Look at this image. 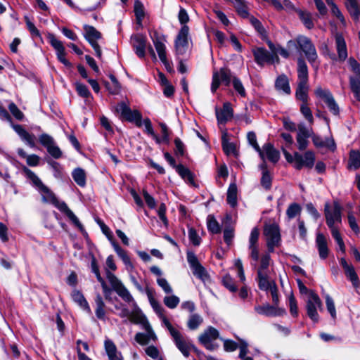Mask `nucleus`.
<instances>
[{"mask_svg": "<svg viewBox=\"0 0 360 360\" xmlns=\"http://www.w3.org/2000/svg\"><path fill=\"white\" fill-rule=\"evenodd\" d=\"M352 71L355 74L349 77V86L356 101H360V64L353 58L348 60Z\"/></svg>", "mask_w": 360, "mask_h": 360, "instance_id": "5", "label": "nucleus"}, {"mask_svg": "<svg viewBox=\"0 0 360 360\" xmlns=\"http://www.w3.org/2000/svg\"><path fill=\"white\" fill-rule=\"evenodd\" d=\"M298 131L297 136H301L302 137L309 138L314 134L312 128L307 127L304 124L300 123L297 127Z\"/></svg>", "mask_w": 360, "mask_h": 360, "instance_id": "56", "label": "nucleus"}, {"mask_svg": "<svg viewBox=\"0 0 360 360\" xmlns=\"http://www.w3.org/2000/svg\"><path fill=\"white\" fill-rule=\"evenodd\" d=\"M72 178L74 181L80 186L86 184V174L84 169L77 168L72 172Z\"/></svg>", "mask_w": 360, "mask_h": 360, "instance_id": "45", "label": "nucleus"}, {"mask_svg": "<svg viewBox=\"0 0 360 360\" xmlns=\"http://www.w3.org/2000/svg\"><path fill=\"white\" fill-rule=\"evenodd\" d=\"M248 140L250 144L255 148V150L259 153V156H262L261 148L257 142L256 134L253 131H250L247 135Z\"/></svg>", "mask_w": 360, "mask_h": 360, "instance_id": "61", "label": "nucleus"}, {"mask_svg": "<svg viewBox=\"0 0 360 360\" xmlns=\"http://www.w3.org/2000/svg\"><path fill=\"white\" fill-rule=\"evenodd\" d=\"M164 304L169 309H174L179 304L180 300L176 295L166 296L163 300Z\"/></svg>", "mask_w": 360, "mask_h": 360, "instance_id": "58", "label": "nucleus"}, {"mask_svg": "<svg viewBox=\"0 0 360 360\" xmlns=\"http://www.w3.org/2000/svg\"><path fill=\"white\" fill-rule=\"evenodd\" d=\"M311 138L314 144L316 147H326L331 150H334L335 148V144L333 139H326V140H323L321 137L315 134H313Z\"/></svg>", "mask_w": 360, "mask_h": 360, "instance_id": "34", "label": "nucleus"}, {"mask_svg": "<svg viewBox=\"0 0 360 360\" xmlns=\"http://www.w3.org/2000/svg\"><path fill=\"white\" fill-rule=\"evenodd\" d=\"M315 95L321 98L326 105L331 103L335 98L328 89L317 87L314 91Z\"/></svg>", "mask_w": 360, "mask_h": 360, "instance_id": "39", "label": "nucleus"}, {"mask_svg": "<svg viewBox=\"0 0 360 360\" xmlns=\"http://www.w3.org/2000/svg\"><path fill=\"white\" fill-rule=\"evenodd\" d=\"M84 38L94 49L96 56L101 58L102 52L98 44L97 43V40L101 38V32H99L94 27L87 25L84 26Z\"/></svg>", "mask_w": 360, "mask_h": 360, "instance_id": "10", "label": "nucleus"}, {"mask_svg": "<svg viewBox=\"0 0 360 360\" xmlns=\"http://www.w3.org/2000/svg\"><path fill=\"white\" fill-rule=\"evenodd\" d=\"M150 36L158 54L160 60L165 65L167 70H170L171 67L166 56V47L165 45V37L164 36H160L156 31L150 33Z\"/></svg>", "mask_w": 360, "mask_h": 360, "instance_id": "9", "label": "nucleus"}, {"mask_svg": "<svg viewBox=\"0 0 360 360\" xmlns=\"http://www.w3.org/2000/svg\"><path fill=\"white\" fill-rule=\"evenodd\" d=\"M216 116L219 123H226L233 117V109L229 103H225L223 108L216 110Z\"/></svg>", "mask_w": 360, "mask_h": 360, "instance_id": "26", "label": "nucleus"}, {"mask_svg": "<svg viewBox=\"0 0 360 360\" xmlns=\"http://www.w3.org/2000/svg\"><path fill=\"white\" fill-rule=\"evenodd\" d=\"M166 328L169 330L171 336L172 337L176 347L181 351L182 354L188 357L190 354V350L193 348L196 352L200 354L198 350L192 345L190 341L185 338L181 333L172 326L169 321H166Z\"/></svg>", "mask_w": 360, "mask_h": 360, "instance_id": "3", "label": "nucleus"}, {"mask_svg": "<svg viewBox=\"0 0 360 360\" xmlns=\"http://www.w3.org/2000/svg\"><path fill=\"white\" fill-rule=\"evenodd\" d=\"M316 245L320 258L321 259H326L329 254V249L328 248L327 238L323 233H318L316 234Z\"/></svg>", "mask_w": 360, "mask_h": 360, "instance_id": "22", "label": "nucleus"}, {"mask_svg": "<svg viewBox=\"0 0 360 360\" xmlns=\"http://www.w3.org/2000/svg\"><path fill=\"white\" fill-rule=\"evenodd\" d=\"M104 347L109 360H123L121 353L117 351L116 345L112 340L106 339Z\"/></svg>", "mask_w": 360, "mask_h": 360, "instance_id": "25", "label": "nucleus"}, {"mask_svg": "<svg viewBox=\"0 0 360 360\" xmlns=\"http://www.w3.org/2000/svg\"><path fill=\"white\" fill-rule=\"evenodd\" d=\"M150 304L152 306L154 311L156 312V314L158 315V316L162 320L164 326L166 327L165 321H169V320L164 315V309L162 308V307L160 304V303L155 299L150 300Z\"/></svg>", "mask_w": 360, "mask_h": 360, "instance_id": "47", "label": "nucleus"}, {"mask_svg": "<svg viewBox=\"0 0 360 360\" xmlns=\"http://www.w3.org/2000/svg\"><path fill=\"white\" fill-rule=\"evenodd\" d=\"M275 88L281 93L289 95L291 93L289 80L285 75H279L275 82Z\"/></svg>", "mask_w": 360, "mask_h": 360, "instance_id": "29", "label": "nucleus"}, {"mask_svg": "<svg viewBox=\"0 0 360 360\" xmlns=\"http://www.w3.org/2000/svg\"><path fill=\"white\" fill-rule=\"evenodd\" d=\"M189 28L187 25H183L175 40V48L177 54H184L188 46V35Z\"/></svg>", "mask_w": 360, "mask_h": 360, "instance_id": "17", "label": "nucleus"}, {"mask_svg": "<svg viewBox=\"0 0 360 360\" xmlns=\"http://www.w3.org/2000/svg\"><path fill=\"white\" fill-rule=\"evenodd\" d=\"M222 283L223 285L231 292H233L237 290V287L236 286L233 278L229 275H226L224 276Z\"/></svg>", "mask_w": 360, "mask_h": 360, "instance_id": "63", "label": "nucleus"}, {"mask_svg": "<svg viewBox=\"0 0 360 360\" xmlns=\"http://www.w3.org/2000/svg\"><path fill=\"white\" fill-rule=\"evenodd\" d=\"M345 5L351 16L354 20H358L360 15V11L356 0H346Z\"/></svg>", "mask_w": 360, "mask_h": 360, "instance_id": "42", "label": "nucleus"}, {"mask_svg": "<svg viewBox=\"0 0 360 360\" xmlns=\"http://www.w3.org/2000/svg\"><path fill=\"white\" fill-rule=\"evenodd\" d=\"M115 291L124 302H127L131 307H136V303L134 299L124 285L116 289Z\"/></svg>", "mask_w": 360, "mask_h": 360, "instance_id": "36", "label": "nucleus"}, {"mask_svg": "<svg viewBox=\"0 0 360 360\" xmlns=\"http://www.w3.org/2000/svg\"><path fill=\"white\" fill-rule=\"evenodd\" d=\"M134 309L130 311V315L127 318L132 323L142 324L145 326V323H148L145 316L141 313L138 307H133Z\"/></svg>", "mask_w": 360, "mask_h": 360, "instance_id": "33", "label": "nucleus"}, {"mask_svg": "<svg viewBox=\"0 0 360 360\" xmlns=\"http://www.w3.org/2000/svg\"><path fill=\"white\" fill-rule=\"evenodd\" d=\"M14 131L18 134L20 139L30 147L35 146V136L27 132L21 125L15 124L13 126Z\"/></svg>", "mask_w": 360, "mask_h": 360, "instance_id": "23", "label": "nucleus"}, {"mask_svg": "<svg viewBox=\"0 0 360 360\" xmlns=\"http://www.w3.org/2000/svg\"><path fill=\"white\" fill-rule=\"evenodd\" d=\"M234 6L240 17L243 18H248L249 17L250 13L245 0H242L240 3L235 4Z\"/></svg>", "mask_w": 360, "mask_h": 360, "instance_id": "51", "label": "nucleus"}, {"mask_svg": "<svg viewBox=\"0 0 360 360\" xmlns=\"http://www.w3.org/2000/svg\"><path fill=\"white\" fill-rule=\"evenodd\" d=\"M295 168L300 170L303 167L311 169L315 163V154L311 150H308L302 155L295 152Z\"/></svg>", "mask_w": 360, "mask_h": 360, "instance_id": "13", "label": "nucleus"}, {"mask_svg": "<svg viewBox=\"0 0 360 360\" xmlns=\"http://www.w3.org/2000/svg\"><path fill=\"white\" fill-rule=\"evenodd\" d=\"M23 172L25 173L26 177L29 179L32 185L39 190L40 187H41L44 184L41 180L37 176L35 173H34L32 170L28 169L26 167H24L22 169Z\"/></svg>", "mask_w": 360, "mask_h": 360, "instance_id": "38", "label": "nucleus"}, {"mask_svg": "<svg viewBox=\"0 0 360 360\" xmlns=\"http://www.w3.org/2000/svg\"><path fill=\"white\" fill-rule=\"evenodd\" d=\"M301 211V207L297 203L290 204L287 210L286 214L289 219L295 217Z\"/></svg>", "mask_w": 360, "mask_h": 360, "instance_id": "60", "label": "nucleus"}, {"mask_svg": "<svg viewBox=\"0 0 360 360\" xmlns=\"http://www.w3.org/2000/svg\"><path fill=\"white\" fill-rule=\"evenodd\" d=\"M202 322V319L198 314H192L188 321V327L191 330H195Z\"/></svg>", "mask_w": 360, "mask_h": 360, "instance_id": "54", "label": "nucleus"}, {"mask_svg": "<svg viewBox=\"0 0 360 360\" xmlns=\"http://www.w3.org/2000/svg\"><path fill=\"white\" fill-rule=\"evenodd\" d=\"M207 228L212 233H219L221 231L219 223L214 217L212 216H209L207 218Z\"/></svg>", "mask_w": 360, "mask_h": 360, "instance_id": "55", "label": "nucleus"}, {"mask_svg": "<svg viewBox=\"0 0 360 360\" xmlns=\"http://www.w3.org/2000/svg\"><path fill=\"white\" fill-rule=\"evenodd\" d=\"M268 46H269L271 51L272 52L273 56H278V54H280L283 58H288V56H289L288 51L285 49L283 48L282 46H281L279 45L276 46L271 41L268 42Z\"/></svg>", "mask_w": 360, "mask_h": 360, "instance_id": "48", "label": "nucleus"}, {"mask_svg": "<svg viewBox=\"0 0 360 360\" xmlns=\"http://www.w3.org/2000/svg\"><path fill=\"white\" fill-rule=\"evenodd\" d=\"M324 211L328 227L335 226V223H341L342 207L338 202H334L333 207L329 203H326Z\"/></svg>", "mask_w": 360, "mask_h": 360, "instance_id": "8", "label": "nucleus"}, {"mask_svg": "<svg viewBox=\"0 0 360 360\" xmlns=\"http://www.w3.org/2000/svg\"><path fill=\"white\" fill-rule=\"evenodd\" d=\"M176 171L184 181L191 185L195 184L193 174L187 167L182 165H179L176 167Z\"/></svg>", "mask_w": 360, "mask_h": 360, "instance_id": "35", "label": "nucleus"}, {"mask_svg": "<svg viewBox=\"0 0 360 360\" xmlns=\"http://www.w3.org/2000/svg\"><path fill=\"white\" fill-rule=\"evenodd\" d=\"M336 49L338 54V58L340 61H344L347 58V46L343 37L337 34L335 36Z\"/></svg>", "mask_w": 360, "mask_h": 360, "instance_id": "30", "label": "nucleus"}, {"mask_svg": "<svg viewBox=\"0 0 360 360\" xmlns=\"http://www.w3.org/2000/svg\"><path fill=\"white\" fill-rule=\"evenodd\" d=\"M115 112L120 113L121 116L126 120L135 122L137 127L142 125V115L139 111L131 110L125 102H120L115 108Z\"/></svg>", "mask_w": 360, "mask_h": 360, "instance_id": "6", "label": "nucleus"}, {"mask_svg": "<svg viewBox=\"0 0 360 360\" xmlns=\"http://www.w3.org/2000/svg\"><path fill=\"white\" fill-rule=\"evenodd\" d=\"M131 41L136 55L139 58H143L146 54V37L139 34H134L131 37Z\"/></svg>", "mask_w": 360, "mask_h": 360, "instance_id": "18", "label": "nucleus"}, {"mask_svg": "<svg viewBox=\"0 0 360 360\" xmlns=\"http://www.w3.org/2000/svg\"><path fill=\"white\" fill-rule=\"evenodd\" d=\"M227 202L231 207L237 204V186L235 184L229 186L227 191Z\"/></svg>", "mask_w": 360, "mask_h": 360, "instance_id": "43", "label": "nucleus"}, {"mask_svg": "<svg viewBox=\"0 0 360 360\" xmlns=\"http://www.w3.org/2000/svg\"><path fill=\"white\" fill-rule=\"evenodd\" d=\"M261 151L262 153V156H260V158L262 160H264L266 156L269 161L274 163H276L278 161L280 158V153L278 150L274 148V146L271 143H265L262 146V148H261Z\"/></svg>", "mask_w": 360, "mask_h": 360, "instance_id": "21", "label": "nucleus"}, {"mask_svg": "<svg viewBox=\"0 0 360 360\" xmlns=\"http://www.w3.org/2000/svg\"><path fill=\"white\" fill-rule=\"evenodd\" d=\"M288 307L290 314L294 317H297L298 316L297 303L292 292H290L288 296Z\"/></svg>", "mask_w": 360, "mask_h": 360, "instance_id": "52", "label": "nucleus"}, {"mask_svg": "<svg viewBox=\"0 0 360 360\" xmlns=\"http://www.w3.org/2000/svg\"><path fill=\"white\" fill-rule=\"evenodd\" d=\"M307 314L309 319L314 322H318L319 316L317 310H323V304L319 295L314 291L309 292V296L306 299Z\"/></svg>", "mask_w": 360, "mask_h": 360, "instance_id": "4", "label": "nucleus"}, {"mask_svg": "<svg viewBox=\"0 0 360 360\" xmlns=\"http://www.w3.org/2000/svg\"><path fill=\"white\" fill-rule=\"evenodd\" d=\"M104 347L109 360H123L121 353L117 351L116 345L112 340L106 339Z\"/></svg>", "mask_w": 360, "mask_h": 360, "instance_id": "24", "label": "nucleus"}, {"mask_svg": "<svg viewBox=\"0 0 360 360\" xmlns=\"http://www.w3.org/2000/svg\"><path fill=\"white\" fill-rule=\"evenodd\" d=\"M219 331L213 328L209 327L198 338L200 342L207 349L214 350L217 347L213 342L219 338Z\"/></svg>", "mask_w": 360, "mask_h": 360, "instance_id": "11", "label": "nucleus"}, {"mask_svg": "<svg viewBox=\"0 0 360 360\" xmlns=\"http://www.w3.org/2000/svg\"><path fill=\"white\" fill-rule=\"evenodd\" d=\"M146 354L150 357L152 359L157 360L159 359H162L160 354V351L155 346H148L145 349Z\"/></svg>", "mask_w": 360, "mask_h": 360, "instance_id": "62", "label": "nucleus"}, {"mask_svg": "<svg viewBox=\"0 0 360 360\" xmlns=\"http://www.w3.org/2000/svg\"><path fill=\"white\" fill-rule=\"evenodd\" d=\"M72 300L77 303L83 310L86 311L88 314H91V308L86 300L84 297L82 292L77 290H74L71 293Z\"/></svg>", "mask_w": 360, "mask_h": 360, "instance_id": "28", "label": "nucleus"}, {"mask_svg": "<svg viewBox=\"0 0 360 360\" xmlns=\"http://www.w3.org/2000/svg\"><path fill=\"white\" fill-rule=\"evenodd\" d=\"M331 230V234L333 237V238L335 239V240L336 241V243H338L339 248H340V250L343 252L345 253V243L343 242V240L341 237V235L339 232V231L338 230V229L335 226H332V227H329Z\"/></svg>", "mask_w": 360, "mask_h": 360, "instance_id": "50", "label": "nucleus"}, {"mask_svg": "<svg viewBox=\"0 0 360 360\" xmlns=\"http://www.w3.org/2000/svg\"><path fill=\"white\" fill-rule=\"evenodd\" d=\"M219 73V77L221 80V82L226 85L229 86L231 83V82H233V77L231 72L226 69L221 68L219 71H218Z\"/></svg>", "mask_w": 360, "mask_h": 360, "instance_id": "57", "label": "nucleus"}, {"mask_svg": "<svg viewBox=\"0 0 360 360\" xmlns=\"http://www.w3.org/2000/svg\"><path fill=\"white\" fill-rule=\"evenodd\" d=\"M252 51L255 61L260 65H262L266 63H278L279 61L278 56H273L272 53H270L264 48H255Z\"/></svg>", "mask_w": 360, "mask_h": 360, "instance_id": "15", "label": "nucleus"}, {"mask_svg": "<svg viewBox=\"0 0 360 360\" xmlns=\"http://www.w3.org/2000/svg\"><path fill=\"white\" fill-rule=\"evenodd\" d=\"M264 233L267 239V246L269 252H273L274 248L278 246L281 240L280 231L276 224H266Z\"/></svg>", "mask_w": 360, "mask_h": 360, "instance_id": "7", "label": "nucleus"}, {"mask_svg": "<svg viewBox=\"0 0 360 360\" xmlns=\"http://www.w3.org/2000/svg\"><path fill=\"white\" fill-rule=\"evenodd\" d=\"M348 167L354 169H356L360 167V153L359 151L352 150L350 152Z\"/></svg>", "mask_w": 360, "mask_h": 360, "instance_id": "44", "label": "nucleus"}, {"mask_svg": "<svg viewBox=\"0 0 360 360\" xmlns=\"http://www.w3.org/2000/svg\"><path fill=\"white\" fill-rule=\"evenodd\" d=\"M340 263L344 269L346 277L352 282L354 287H358L360 281L353 265L349 264L345 258H341Z\"/></svg>", "mask_w": 360, "mask_h": 360, "instance_id": "19", "label": "nucleus"}, {"mask_svg": "<svg viewBox=\"0 0 360 360\" xmlns=\"http://www.w3.org/2000/svg\"><path fill=\"white\" fill-rule=\"evenodd\" d=\"M48 39L51 45L56 50L58 60L66 67H70L71 63L65 58L66 53L63 43L52 34H49Z\"/></svg>", "mask_w": 360, "mask_h": 360, "instance_id": "16", "label": "nucleus"}, {"mask_svg": "<svg viewBox=\"0 0 360 360\" xmlns=\"http://www.w3.org/2000/svg\"><path fill=\"white\" fill-rule=\"evenodd\" d=\"M112 245L115 252L121 258L126 266L127 269L129 271H131L134 269V266L131 263L129 257L127 255V252L124 250L117 243H112Z\"/></svg>", "mask_w": 360, "mask_h": 360, "instance_id": "32", "label": "nucleus"}, {"mask_svg": "<svg viewBox=\"0 0 360 360\" xmlns=\"http://www.w3.org/2000/svg\"><path fill=\"white\" fill-rule=\"evenodd\" d=\"M226 133H224L221 137V145L222 148L224 153L227 155H230L235 153L236 148L235 145L232 143H230L228 141V139L226 138Z\"/></svg>", "mask_w": 360, "mask_h": 360, "instance_id": "46", "label": "nucleus"}, {"mask_svg": "<svg viewBox=\"0 0 360 360\" xmlns=\"http://www.w3.org/2000/svg\"><path fill=\"white\" fill-rule=\"evenodd\" d=\"M187 261L193 271V274L202 281L208 278V274L205 269L200 264L196 255L193 252L186 254Z\"/></svg>", "mask_w": 360, "mask_h": 360, "instance_id": "12", "label": "nucleus"}, {"mask_svg": "<svg viewBox=\"0 0 360 360\" xmlns=\"http://www.w3.org/2000/svg\"><path fill=\"white\" fill-rule=\"evenodd\" d=\"M258 285L260 290L268 291L269 289L275 284L273 280H269L266 271L257 270Z\"/></svg>", "mask_w": 360, "mask_h": 360, "instance_id": "31", "label": "nucleus"}, {"mask_svg": "<svg viewBox=\"0 0 360 360\" xmlns=\"http://www.w3.org/2000/svg\"><path fill=\"white\" fill-rule=\"evenodd\" d=\"M308 84H300L297 83V88L296 89V98L303 103H307L308 99Z\"/></svg>", "mask_w": 360, "mask_h": 360, "instance_id": "40", "label": "nucleus"}, {"mask_svg": "<svg viewBox=\"0 0 360 360\" xmlns=\"http://www.w3.org/2000/svg\"><path fill=\"white\" fill-rule=\"evenodd\" d=\"M297 44L300 49L304 52L307 60L311 66L317 70L319 67L318 61V54L311 39L304 36H299L297 38Z\"/></svg>", "mask_w": 360, "mask_h": 360, "instance_id": "2", "label": "nucleus"}, {"mask_svg": "<svg viewBox=\"0 0 360 360\" xmlns=\"http://www.w3.org/2000/svg\"><path fill=\"white\" fill-rule=\"evenodd\" d=\"M254 309L258 314L266 316H283L286 314V311L284 308L271 305L269 303H265L262 305H257L255 307Z\"/></svg>", "mask_w": 360, "mask_h": 360, "instance_id": "14", "label": "nucleus"}, {"mask_svg": "<svg viewBox=\"0 0 360 360\" xmlns=\"http://www.w3.org/2000/svg\"><path fill=\"white\" fill-rule=\"evenodd\" d=\"M297 78L298 83L308 84V68L305 61L302 58H299L297 60Z\"/></svg>", "mask_w": 360, "mask_h": 360, "instance_id": "27", "label": "nucleus"}, {"mask_svg": "<svg viewBox=\"0 0 360 360\" xmlns=\"http://www.w3.org/2000/svg\"><path fill=\"white\" fill-rule=\"evenodd\" d=\"M106 277L114 290H116V289L123 285L121 281L119 280L114 274L108 270L106 271Z\"/></svg>", "mask_w": 360, "mask_h": 360, "instance_id": "53", "label": "nucleus"}, {"mask_svg": "<svg viewBox=\"0 0 360 360\" xmlns=\"http://www.w3.org/2000/svg\"><path fill=\"white\" fill-rule=\"evenodd\" d=\"M297 12L305 27L308 29H311L314 27V23L311 20V14L301 10H298Z\"/></svg>", "mask_w": 360, "mask_h": 360, "instance_id": "49", "label": "nucleus"}, {"mask_svg": "<svg viewBox=\"0 0 360 360\" xmlns=\"http://www.w3.org/2000/svg\"><path fill=\"white\" fill-rule=\"evenodd\" d=\"M233 86L234 89L238 92V94L243 97H245L246 95L245 88L241 82V81L237 77H233Z\"/></svg>", "mask_w": 360, "mask_h": 360, "instance_id": "64", "label": "nucleus"}, {"mask_svg": "<svg viewBox=\"0 0 360 360\" xmlns=\"http://www.w3.org/2000/svg\"><path fill=\"white\" fill-rule=\"evenodd\" d=\"M38 191L41 194L43 202L54 205L61 212L64 213L75 226L80 230L83 229L82 224L67 204L65 202H60L55 194L46 185L44 184L40 187Z\"/></svg>", "mask_w": 360, "mask_h": 360, "instance_id": "1", "label": "nucleus"}, {"mask_svg": "<svg viewBox=\"0 0 360 360\" xmlns=\"http://www.w3.org/2000/svg\"><path fill=\"white\" fill-rule=\"evenodd\" d=\"M134 13L136 18L137 25L139 27H142V20L145 15L144 7L143 4L138 0L134 2Z\"/></svg>", "mask_w": 360, "mask_h": 360, "instance_id": "41", "label": "nucleus"}, {"mask_svg": "<svg viewBox=\"0 0 360 360\" xmlns=\"http://www.w3.org/2000/svg\"><path fill=\"white\" fill-rule=\"evenodd\" d=\"M143 329L146 333H138L135 335V340L140 345H147L150 341H155L157 340V336L149 323H145Z\"/></svg>", "mask_w": 360, "mask_h": 360, "instance_id": "20", "label": "nucleus"}, {"mask_svg": "<svg viewBox=\"0 0 360 360\" xmlns=\"http://www.w3.org/2000/svg\"><path fill=\"white\" fill-rule=\"evenodd\" d=\"M325 299H326V304L327 309H328V312L330 313L331 317L333 319H335L336 318V309H335L334 301H333V298L329 295H326L325 296Z\"/></svg>", "mask_w": 360, "mask_h": 360, "instance_id": "59", "label": "nucleus"}, {"mask_svg": "<svg viewBox=\"0 0 360 360\" xmlns=\"http://www.w3.org/2000/svg\"><path fill=\"white\" fill-rule=\"evenodd\" d=\"M95 303H96V316L100 320H104L105 318V303L103 300L101 295L98 293L95 297Z\"/></svg>", "mask_w": 360, "mask_h": 360, "instance_id": "37", "label": "nucleus"}]
</instances>
